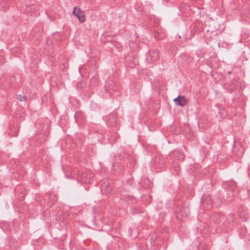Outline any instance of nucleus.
Returning <instances> with one entry per match:
<instances>
[{
	"label": "nucleus",
	"mask_w": 250,
	"mask_h": 250,
	"mask_svg": "<svg viewBox=\"0 0 250 250\" xmlns=\"http://www.w3.org/2000/svg\"><path fill=\"white\" fill-rule=\"evenodd\" d=\"M73 14L77 17L81 22H84L85 21V16L80 8L75 7L73 10Z\"/></svg>",
	"instance_id": "1"
},
{
	"label": "nucleus",
	"mask_w": 250,
	"mask_h": 250,
	"mask_svg": "<svg viewBox=\"0 0 250 250\" xmlns=\"http://www.w3.org/2000/svg\"><path fill=\"white\" fill-rule=\"evenodd\" d=\"M174 101L176 104L184 106L187 104L188 100L185 96H179Z\"/></svg>",
	"instance_id": "2"
},
{
	"label": "nucleus",
	"mask_w": 250,
	"mask_h": 250,
	"mask_svg": "<svg viewBox=\"0 0 250 250\" xmlns=\"http://www.w3.org/2000/svg\"><path fill=\"white\" fill-rule=\"evenodd\" d=\"M151 56L152 57L151 60L152 61H155V60H157L158 59V54L156 52H153L151 54Z\"/></svg>",
	"instance_id": "3"
},
{
	"label": "nucleus",
	"mask_w": 250,
	"mask_h": 250,
	"mask_svg": "<svg viewBox=\"0 0 250 250\" xmlns=\"http://www.w3.org/2000/svg\"><path fill=\"white\" fill-rule=\"evenodd\" d=\"M18 99H19V100H20V101H21L22 99V98H20V99H19V98H18Z\"/></svg>",
	"instance_id": "4"
},
{
	"label": "nucleus",
	"mask_w": 250,
	"mask_h": 250,
	"mask_svg": "<svg viewBox=\"0 0 250 250\" xmlns=\"http://www.w3.org/2000/svg\"><path fill=\"white\" fill-rule=\"evenodd\" d=\"M22 99H23V100H25V98L24 97H22Z\"/></svg>",
	"instance_id": "5"
}]
</instances>
